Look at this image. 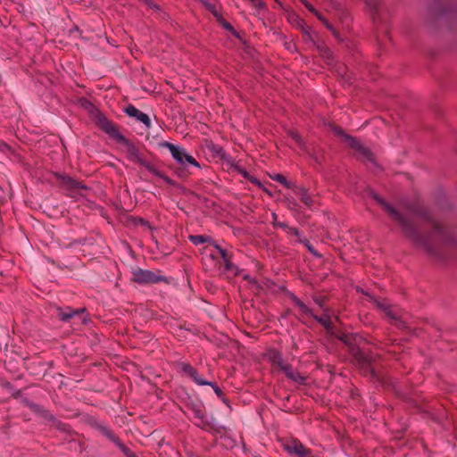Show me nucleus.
Listing matches in <instances>:
<instances>
[{
    "mask_svg": "<svg viewBox=\"0 0 457 457\" xmlns=\"http://www.w3.org/2000/svg\"><path fill=\"white\" fill-rule=\"evenodd\" d=\"M372 198L386 212L389 217L402 228L403 233L415 245L422 248L427 253L436 258L444 259L447 249L457 245V237L453 230L443 227L432 215L428 208L419 204H410L406 210L413 216L420 218L432 226V230L421 234L415 224L408 220L402 212L392 206L377 193H372Z\"/></svg>",
    "mask_w": 457,
    "mask_h": 457,
    "instance_id": "1",
    "label": "nucleus"
},
{
    "mask_svg": "<svg viewBox=\"0 0 457 457\" xmlns=\"http://www.w3.org/2000/svg\"><path fill=\"white\" fill-rule=\"evenodd\" d=\"M82 105L86 110H87L93 121L103 132L108 135L110 138L115 140L118 144L124 145L129 161L145 167L150 173L163 179L168 185H175V181L173 179L158 170L154 165L148 162L144 158L139 148L131 140L120 132L118 125L109 120L106 115L94 104L88 100H85Z\"/></svg>",
    "mask_w": 457,
    "mask_h": 457,
    "instance_id": "2",
    "label": "nucleus"
},
{
    "mask_svg": "<svg viewBox=\"0 0 457 457\" xmlns=\"http://www.w3.org/2000/svg\"><path fill=\"white\" fill-rule=\"evenodd\" d=\"M335 337L347 346L350 355L365 375H370L373 379H378L375 370L372 368L376 357L371 352H364L361 349L359 344L363 340L361 336L354 333H339Z\"/></svg>",
    "mask_w": 457,
    "mask_h": 457,
    "instance_id": "3",
    "label": "nucleus"
},
{
    "mask_svg": "<svg viewBox=\"0 0 457 457\" xmlns=\"http://www.w3.org/2000/svg\"><path fill=\"white\" fill-rule=\"evenodd\" d=\"M186 406L193 412L195 419H196L197 421L195 423L196 427L213 435L222 436L226 433V428L219 425L214 418L211 420L206 419L204 405L201 401L188 399Z\"/></svg>",
    "mask_w": 457,
    "mask_h": 457,
    "instance_id": "4",
    "label": "nucleus"
},
{
    "mask_svg": "<svg viewBox=\"0 0 457 457\" xmlns=\"http://www.w3.org/2000/svg\"><path fill=\"white\" fill-rule=\"evenodd\" d=\"M289 298L299 308L300 312L309 317L313 318L320 325H321L326 331L334 335V328L330 320V315L328 309H324V313L321 316L314 314L313 311L309 308L299 297L294 293H288Z\"/></svg>",
    "mask_w": 457,
    "mask_h": 457,
    "instance_id": "5",
    "label": "nucleus"
},
{
    "mask_svg": "<svg viewBox=\"0 0 457 457\" xmlns=\"http://www.w3.org/2000/svg\"><path fill=\"white\" fill-rule=\"evenodd\" d=\"M88 425L112 442L127 457H137V455L120 439L118 436L105 423L99 422L95 418L88 420Z\"/></svg>",
    "mask_w": 457,
    "mask_h": 457,
    "instance_id": "6",
    "label": "nucleus"
},
{
    "mask_svg": "<svg viewBox=\"0 0 457 457\" xmlns=\"http://www.w3.org/2000/svg\"><path fill=\"white\" fill-rule=\"evenodd\" d=\"M130 280L139 285H151L158 283H168V278L161 274L159 270L157 273L150 270H144L139 267L132 268Z\"/></svg>",
    "mask_w": 457,
    "mask_h": 457,
    "instance_id": "7",
    "label": "nucleus"
},
{
    "mask_svg": "<svg viewBox=\"0 0 457 457\" xmlns=\"http://www.w3.org/2000/svg\"><path fill=\"white\" fill-rule=\"evenodd\" d=\"M160 146L163 148H167L172 158L182 167H186L187 164L193 165L196 168H200V163L195 160V158L189 154H187V150L181 146L176 145L168 141H162L160 143Z\"/></svg>",
    "mask_w": 457,
    "mask_h": 457,
    "instance_id": "8",
    "label": "nucleus"
},
{
    "mask_svg": "<svg viewBox=\"0 0 457 457\" xmlns=\"http://www.w3.org/2000/svg\"><path fill=\"white\" fill-rule=\"evenodd\" d=\"M54 176L58 181V186L66 191L69 197H76L80 189L88 188L85 184L70 176L59 172H54Z\"/></svg>",
    "mask_w": 457,
    "mask_h": 457,
    "instance_id": "9",
    "label": "nucleus"
},
{
    "mask_svg": "<svg viewBox=\"0 0 457 457\" xmlns=\"http://www.w3.org/2000/svg\"><path fill=\"white\" fill-rule=\"evenodd\" d=\"M362 294L367 295L370 301L376 305L378 309L385 313V315L389 319L390 322L399 328H405V323L401 320L398 315V312L395 310V308L387 303L385 300L380 301L377 298L371 296L366 292L362 291Z\"/></svg>",
    "mask_w": 457,
    "mask_h": 457,
    "instance_id": "10",
    "label": "nucleus"
},
{
    "mask_svg": "<svg viewBox=\"0 0 457 457\" xmlns=\"http://www.w3.org/2000/svg\"><path fill=\"white\" fill-rule=\"evenodd\" d=\"M212 246L218 251L223 261L224 270L232 273L234 276H237L239 269L232 262V253H229L226 249L222 248L216 242H212Z\"/></svg>",
    "mask_w": 457,
    "mask_h": 457,
    "instance_id": "11",
    "label": "nucleus"
},
{
    "mask_svg": "<svg viewBox=\"0 0 457 457\" xmlns=\"http://www.w3.org/2000/svg\"><path fill=\"white\" fill-rule=\"evenodd\" d=\"M284 449L296 457H313L312 451L304 446L299 440H294L285 445Z\"/></svg>",
    "mask_w": 457,
    "mask_h": 457,
    "instance_id": "12",
    "label": "nucleus"
},
{
    "mask_svg": "<svg viewBox=\"0 0 457 457\" xmlns=\"http://www.w3.org/2000/svg\"><path fill=\"white\" fill-rule=\"evenodd\" d=\"M22 403L35 414L44 418L48 421H54L56 420L55 416L53 413L46 410L43 406L31 402L28 398L22 399Z\"/></svg>",
    "mask_w": 457,
    "mask_h": 457,
    "instance_id": "13",
    "label": "nucleus"
},
{
    "mask_svg": "<svg viewBox=\"0 0 457 457\" xmlns=\"http://www.w3.org/2000/svg\"><path fill=\"white\" fill-rule=\"evenodd\" d=\"M264 356L270 362L272 367H277L282 371L283 367L288 365V363L284 361L281 352L275 348L268 349Z\"/></svg>",
    "mask_w": 457,
    "mask_h": 457,
    "instance_id": "14",
    "label": "nucleus"
},
{
    "mask_svg": "<svg viewBox=\"0 0 457 457\" xmlns=\"http://www.w3.org/2000/svg\"><path fill=\"white\" fill-rule=\"evenodd\" d=\"M344 141L349 145V147L357 151L358 153H360L361 155H363L367 159H369V160L371 159V157H372L371 151L369 148H367L366 146H364L361 143V141L358 140L356 137L349 135L348 137H345V139Z\"/></svg>",
    "mask_w": 457,
    "mask_h": 457,
    "instance_id": "15",
    "label": "nucleus"
},
{
    "mask_svg": "<svg viewBox=\"0 0 457 457\" xmlns=\"http://www.w3.org/2000/svg\"><path fill=\"white\" fill-rule=\"evenodd\" d=\"M292 189H293L295 195L300 198L301 202L305 206H307L308 208H311L314 204L313 197L310 194V192L307 188L295 185Z\"/></svg>",
    "mask_w": 457,
    "mask_h": 457,
    "instance_id": "16",
    "label": "nucleus"
},
{
    "mask_svg": "<svg viewBox=\"0 0 457 457\" xmlns=\"http://www.w3.org/2000/svg\"><path fill=\"white\" fill-rule=\"evenodd\" d=\"M283 372L286 377L297 383L298 385H305L306 384V377L301 375L298 371L295 370L291 364L283 367Z\"/></svg>",
    "mask_w": 457,
    "mask_h": 457,
    "instance_id": "17",
    "label": "nucleus"
},
{
    "mask_svg": "<svg viewBox=\"0 0 457 457\" xmlns=\"http://www.w3.org/2000/svg\"><path fill=\"white\" fill-rule=\"evenodd\" d=\"M58 316L60 320L63 322L70 321L74 316L79 315L86 312L85 308L79 309H72L71 307H67L66 309H59Z\"/></svg>",
    "mask_w": 457,
    "mask_h": 457,
    "instance_id": "18",
    "label": "nucleus"
},
{
    "mask_svg": "<svg viewBox=\"0 0 457 457\" xmlns=\"http://www.w3.org/2000/svg\"><path fill=\"white\" fill-rule=\"evenodd\" d=\"M200 2L206 10H208L214 17L217 19L219 16L221 15L220 9V6H219L218 0H197Z\"/></svg>",
    "mask_w": 457,
    "mask_h": 457,
    "instance_id": "19",
    "label": "nucleus"
},
{
    "mask_svg": "<svg viewBox=\"0 0 457 457\" xmlns=\"http://www.w3.org/2000/svg\"><path fill=\"white\" fill-rule=\"evenodd\" d=\"M231 167L234 170L240 174L244 179L249 180L252 184L261 186L260 180L256 177L252 176L245 169L242 168L240 165L233 163L231 164Z\"/></svg>",
    "mask_w": 457,
    "mask_h": 457,
    "instance_id": "20",
    "label": "nucleus"
},
{
    "mask_svg": "<svg viewBox=\"0 0 457 457\" xmlns=\"http://www.w3.org/2000/svg\"><path fill=\"white\" fill-rule=\"evenodd\" d=\"M189 240L195 245H198L204 243H209L211 245H212V242H214L211 237L204 235H191L189 236Z\"/></svg>",
    "mask_w": 457,
    "mask_h": 457,
    "instance_id": "21",
    "label": "nucleus"
},
{
    "mask_svg": "<svg viewBox=\"0 0 457 457\" xmlns=\"http://www.w3.org/2000/svg\"><path fill=\"white\" fill-rule=\"evenodd\" d=\"M216 21L219 22V24L227 31L230 32L234 37H239V33L234 29V27L227 21L222 14L219 16Z\"/></svg>",
    "mask_w": 457,
    "mask_h": 457,
    "instance_id": "22",
    "label": "nucleus"
},
{
    "mask_svg": "<svg viewBox=\"0 0 457 457\" xmlns=\"http://www.w3.org/2000/svg\"><path fill=\"white\" fill-rule=\"evenodd\" d=\"M208 149L214 155L220 157L221 160H226L227 159V153H226L225 149L221 145H216V144H212L211 145L208 146Z\"/></svg>",
    "mask_w": 457,
    "mask_h": 457,
    "instance_id": "23",
    "label": "nucleus"
},
{
    "mask_svg": "<svg viewBox=\"0 0 457 457\" xmlns=\"http://www.w3.org/2000/svg\"><path fill=\"white\" fill-rule=\"evenodd\" d=\"M366 3V5L370 9V11L372 13V19L376 20V15L378 13V8L381 4V0H364Z\"/></svg>",
    "mask_w": 457,
    "mask_h": 457,
    "instance_id": "24",
    "label": "nucleus"
},
{
    "mask_svg": "<svg viewBox=\"0 0 457 457\" xmlns=\"http://www.w3.org/2000/svg\"><path fill=\"white\" fill-rule=\"evenodd\" d=\"M270 178L274 181L280 183L287 188L292 189L295 186V184L293 182L288 181L283 174L277 173L274 176H271Z\"/></svg>",
    "mask_w": 457,
    "mask_h": 457,
    "instance_id": "25",
    "label": "nucleus"
},
{
    "mask_svg": "<svg viewBox=\"0 0 457 457\" xmlns=\"http://www.w3.org/2000/svg\"><path fill=\"white\" fill-rule=\"evenodd\" d=\"M195 384L199 386H205L208 381L199 375L196 369L194 368L193 371L188 376Z\"/></svg>",
    "mask_w": 457,
    "mask_h": 457,
    "instance_id": "26",
    "label": "nucleus"
},
{
    "mask_svg": "<svg viewBox=\"0 0 457 457\" xmlns=\"http://www.w3.org/2000/svg\"><path fill=\"white\" fill-rule=\"evenodd\" d=\"M298 242L303 244L307 250L315 257H321V255L315 250L313 245L310 243L307 238H299Z\"/></svg>",
    "mask_w": 457,
    "mask_h": 457,
    "instance_id": "27",
    "label": "nucleus"
},
{
    "mask_svg": "<svg viewBox=\"0 0 457 457\" xmlns=\"http://www.w3.org/2000/svg\"><path fill=\"white\" fill-rule=\"evenodd\" d=\"M288 136L301 147L304 148V141L303 140L300 134L295 130H289Z\"/></svg>",
    "mask_w": 457,
    "mask_h": 457,
    "instance_id": "28",
    "label": "nucleus"
},
{
    "mask_svg": "<svg viewBox=\"0 0 457 457\" xmlns=\"http://www.w3.org/2000/svg\"><path fill=\"white\" fill-rule=\"evenodd\" d=\"M140 112L141 111H139L137 108H136L133 104H129L125 109V112L127 115H129V117L136 118V119H137Z\"/></svg>",
    "mask_w": 457,
    "mask_h": 457,
    "instance_id": "29",
    "label": "nucleus"
},
{
    "mask_svg": "<svg viewBox=\"0 0 457 457\" xmlns=\"http://www.w3.org/2000/svg\"><path fill=\"white\" fill-rule=\"evenodd\" d=\"M178 366L179 367L180 371L183 372L187 377L190 375V373L194 370V367L190 363H187V362H183V361L179 362L178 364Z\"/></svg>",
    "mask_w": 457,
    "mask_h": 457,
    "instance_id": "30",
    "label": "nucleus"
},
{
    "mask_svg": "<svg viewBox=\"0 0 457 457\" xmlns=\"http://www.w3.org/2000/svg\"><path fill=\"white\" fill-rule=\"evenodd\" d=\"M300 27H301V30L303 34V36L305 37V40H311V41H313V37L312 36V33H311V27L303 24V22L300 24Z\"/></svg>",
    "mask_w": 457,
    "mask_h": 457,
    "instance_id": "31",
    "label": "nucleus"
},
{
    "mask_svg": "<svg viewBox=\"0 0 457 457\" xmlns=\"http://www.w3.org/2000/svg\"><path fill=\"white\" fill-rule=\"evenodd\" d=\"M206 386H210L214 393L216 394V395L220 398V399H223V396L225 395L224 393L222 392V390L220 388V386L215 383V382H210L208 381V384Z\"/></svg>",
    "mask_w": 457,
    "mask_h": 457,
    "instance_id": "32",
    "label": "nucleus"
},
{
    "mask_svg": "<svg viewBox=\"0 0 457 457\" xmlns=\"http://www.w3.org/2000/svg\"><path fill=\"white\" fill-rule=\"evenodd\" d=\"M137 120L145 124L147 128L151 127V120L146 113L140 112Z\"/></svg>",
    "mask_w": 457,
    "mask_h": 457,
    "instance_id": "33",
    "label": "nucleus"
},
{
    "mask_svg": "<svg viewBox=\"0 0 457 457\" xmlns=\"http://www.w3.org/2000/svg\"><path fill=\"white\" fill-rule=\"evenodd\" d=\"M313 302L320 308L324 309L327 298L325 296L314 295L312 296Z\"/></svg>",
    "mask_w": 457,
    "mask_h": 457,
    "instance_id": "34",
    "label": "nucleus"
},
{
    "mask_svg": "<svg viewBox=\"0 0 457 457\" xmlns=\"http://www.w3.org/2000/svg\"><path fill=\"white\" fill-rule=\"evenodd\" d=\"M287 206L290 210H296L299 204L294 198L287 197Z\"/></svg>",
    "mask_w": 457,
    "mask_h": 457,
    "instance_id": "35",
    "label": "nucleus"
},
{
    "mask_svg": "<svg viewBox=\"0 0 457 457\" xmlns=\"http://www.w3.org/2000/svg\"><path fill=\"white\" fill-rule=\"evenodd\" d=\"M302 4L305 6V8L311 12H317L315 7L308 1V0H301Z\"/></svg>",
    "mask_w": 457,
    "mask_h": 457,
    "instance_id": "36",
    "label": "nucleus"
},
{
    "mask_svg": "<svg viewBox=\"0 0 457 457\" xmlns=\"http://www.w3.org/2000/svg\"><path fill=\"white\" fill-rule=\"evenodd\" d=\"M320 54L324 57L330 58L332 57V53L328 47H319Z\"/></svg>",
    "mask_w": 457,
    "mask_h": 457,
    "instance_id": "37",
    "label": "nucleus"
},
{
    "mask_svg": "<svg viewBox=\"0 0 457 457\" xmlns=\"http://www.w3.org/2000/svg\"><path fill=\"white\" fill-rule=\"evenodd\" d=\"M334 131H335V133H336L337 136L341 137L343 140H345V137H348V136H349V135H348V134H346V133L344 131V129H343L342 128H340V127H336V128L334 129Z\"/></svg>",
    "mask_w": 457,
    "mask_h": 457,
    "instance_id": "38",
    "label": "nucleus"
},
{
    "mask_svg": "<svg viewBox=\"0 0 457 457\" xmlns=\"http://www.w3.org/2000/svg\"><path fill=\"white\" fill-rule=\"evenodd\" d=\"M288 234H292L295 237L299 238H302L301 237V232L299 231V229L297 228H294V227H290V228H288V231H287Z\"/></svg>",
    "mask_w": 457,
    "mask_h": 457,
    "instance_id": "39",
    "label": "nucleus"
},
{
    "mask_svg": "<svg viewBox=\"0 0 457 457\" xmlns=\"http://www.w3.org/2000/svg\"><path fill=\"white\" fill-rule=\"evenodd\" d=\"M273 225L274 227H279L287 232L288 231V228H290V227L285 222H273Z\"/></svg>",
    "mask_w": 457,
    "mask_h": 457,
    "instance_id": "40",
    "label": "nucleus"
},
{
    "mask_svg": "<svg viewBox=\"0 0 457 457\" xmlns=\"http://www.w3.org/2000/svg\"><path fill=\"white\" fill-rule=\"evenodd\" d=\"M323 23L324 25L326 26L327 29H328L330 31H332V33L335 35V36H337V31L335 30V29L333 28V26L328 22V21L327 19H325L323 21Z\"/></svg>",
    "mask_w": 457,
    "mask_h": 457,
    "instance_id": "41",
    "label": "nucleus"
},
{
    "mask_svg": "<svg viewBox=\"0 0 457 457\" xmlns=\"http://www.w3.org/2000/svg\"><path fill=\"white\" fill-rule=\"evenodd\" d=\"M149 8L154 10H159L160 7L157 4H155L153 0H150L149 4H145Z\"/></svg>",
    "mask_w": 457,
    "mask_h": 457,
    "instance_id": "42",
    "label": "nucleus"
},
{
    "mask_svg": "<svg viewBox=\"0 0 457 457\" xmlns=\"http://www.w3.org/2000/svg\"><path fill=\"white\" fill-rule=\"evenodd\" d=\"M243 278H244L245 280H247L248 282H250V283H252V284H257L256 279H255V278H251L249 275H245V276L243 277Z\"/></svg>",
    "mask_w": 457,
    "mask_h": 457,
    "instance_id": "43",
    "label": "nucleus"
},
{
    "mask_svg": "<svg viewBox=\"0 0 457 457\" xmlns=\"http://www.w3.org/2000/svg\"><path fill=\"white\" fill-rule=\"evenodd\" d=\"M313 14L322 22L326 19L318 10L317 12H313Z\"/></svg>",
    "mask_w": 457,
    "mask_h": 457,
    "instance_id": "44",
    "label": "nucleus"
},
{
    "mask_svg": "<svg viewBox=\"0 0 457 457\" xmlns=\"http://www.w3.org/2000/svg\"><path fill=\"white\" fill-rule=\"evenodd\" d=\"M226 405L229 406L228 398L224 395L223 399H220Z\"/></svg>",
    "mask_w": 457,
    "mask_h": 457,
    "instance_id": "45",
    "label": "nucleus"
},
{
    "mask_svg": "<svg viewBox=\"0 0 457 457\" xmlns=\"http://www.w3.org/2000/svg\"><path fill=\"white\" fill-rule=\"evenodd\" d=\"M272 217L274 219V222H277L276 220H277L278 216L275 212L272 213Z\"/></svg>",
    "mask_w": 457,
    "mask_h": 457,
    "instance_id": "46",
    "label": "nucleus"
},
{
    "mask_svg": "<svg viewBox=\"0 0 457 457\" xmlns=\"http://www.w3.org/2000/svg\"><path fill=\"white\" fill-rule=\"evenodd\" d=\"M2 145H3L4 147H5V148H8V145H7L6 144H4V143H3V144H2Z\"/></svg>",
    "mask_w": 457,
    "mask_h": 457,
    "instance_id": "47",
    "label": "nucleus"
}]
</instances>
